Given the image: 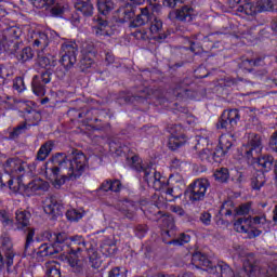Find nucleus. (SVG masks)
<instances>
[{
    "instance_id": "obj_45",
    "label": "nucleus",
    "mask_w": 277,
    "mask_h": 277,
    "mask_svg": "<svg viewBox=\"0 0 277 277\" xmlns=\"http://www.w3.org/2000/svg\"><path fill=\"white\" fill-rule=\"evenodd\" d=\"M163 227L167 228L164 230V235L168 237H172V230H174V219L172 216H164L162 219Z\"/></svg>"
},
{
    "instance_id": "obj_64",
    "label": "nucleus",
    "mask_w": 277,
    "mask_h": 277,
    "mask_svg": "<svg viewBox=\"0 0 277 277\" xmlns=\"http://www.w3.org/2000/svg\"><path fill=\"white\" fill-rule=\"evenodd\" d=\"M171 211L176 215H180V217H183V215H185V210H183V208H181L180 206H172Z\"/></svg>"
},
{
    "instance_id": "obj_59",
    "label": "nucleus",
    "mask_w": 277,
    "mask_h": 277,
    "mask_svg": "<svg viewBox=\"0 0 277 277\" xmlns=\"http://www.w3.org/2000/svg\"><path fill=\"white\" fill-rule=\"evenodd\" d=\"M122 189V183L120 180H110V192L118 193Z\"/></svg>"
},
{
    "instance_id": "obj_28",
    "label": "nucleus",
    "mask_w": 277,
    "mask_h": 277,
    "mask_svg": "<svg viewBox=\"0 0 277 277\" xmlns=\"http://www.w3.org/2000/svg\"><path fill=\"white\" fill-rule=\"evenodd\" d=\"M150 15H148V9H141V14H138L133 21L130 22L129 27L131 29H136V27L144 26L145 23H148Z\"/></svg>"
},
{
    "instance_id": "obj_30",
    "label": "nucleus",
    "mask_w": 277,
    "mask_h": 277,
    "mask_svg": "<svg viewBox=\"0 0 277 277\" xmlns=\"http://www.w3.org/2000/svg\"><path fill=\"white\" fill-rule=\"evenodd\" d=\"M6 183L13 194H25V184H23V180L21 179V176L10 177L9 181L5 182V184Z\"/></svg>"
},
{
    "instance_id": "obj_8",
    "label": "nucleus",
    "mask_w": 277,
    "mask_h": 277,
    "mask_svg": "<svg viewBox=\"0 0 277 277\" xmlns=\"http://www.w3.org/2000/svg\"><path fill=\"white\" fill-rule=\"evenodd\" d=\"M211 187V183L207 179H198L186 189V196L190 202H202L207 196V189Z\"/></svg>"
},
{
    "instance_id": "obj_57",
    "label": "nucleus",
    "mask_w": 277,
    "mask_h": 277,
    "mask_svg": "<svg viewBox=\"0 0 277 277\" xmlns=\"http://www.w3.org/2000/svg\"><path fill=\"white\" fill-rule=\"evenodd\" d=\"M187 0H163L164 8H176L179 4L185 3Z\"/></svg>"
},
{
    "instance_id": "obj_50",
    "label": "nucleus",
    "mask_w": 277,
    "mask_h": 277,
    "mask_svg": "<svg viewBox=\"0 0 277 277\" xmlns=\"http://www.w3.org/2000/svg\"><path fill=\"white\" fill-rule=\"evenodd\" d=\"M127 268L115 267L108 273V277H127Z\"/></svg>"
},
{
    "instance_id": "obj_5",
    "label": "nucleus",
    "mask_w": 277,
    "mask_h": 277,
    "mask_svg": "<svg viewBox=\"0 0 277 277\" xmlns=\"http://www.w3.org/2000/svg\"><path fill=\"white\" fill-rule=\"evenodd\" d=\"M265 224H267V217L265 214L253 217H239L234 223V230H236V233H246L249 239H254V237H260L261 233H263L259 228H263ZM252 226H256V228Z\"/></svg>"
},
{
    "instance_id": "obj_16",
    "label": "nucleus",
    "mask_w": 277,
    "mask_h": 277,
    "mask_svg": "<svg viewBox=\"0 0 277 277\" xmlns=\"http://www.w3.org/2000/svg\"><path fill=\"white\" fill-rule=\"evenodd\" d=\"M234 249L243 263V269L247 276H254V272L259 269V266L254 264V253L243 250L239 245L234 246Z\"/></svg>"
},
{
    "instance_id": "obj_33",
    "label": "nucleus",
    "mask_w": 277,
    "mask_h": 277,
    "mask_svg": "<svg viewBox=\"0 0 277 277\" xmlns=\"http://www.w3.org/2000/svg\"><path fill=\"white\" fill-rule=\"evenodd\" d=\"M45 275L48 277H62V271H60V263L55 261L45 262Z\"/></svg>"
},
{
    "instance_id": "obj_46",
    "label": "nucleus",
    "mask_w": 277,
    "mask_h": 277,
    "mask_svg": "<svg viewBox=\"0 0 277 277\" xmlns=\"http://www.w3.org/2000/svg\"><path fill=\"white\" fill-rule=\"evenodd\" d=\"M192 241V236L189 234H181L177 239L170 240L168 243L170 246H185V243H189Z\"/></svg>"
},
{
    "instance_id": "obj_32",
    "label": "nucleus",
    "mask_w": 277,
    "mask_h": 277,
    "mask_svg": "<svg viewBox=\"0 0 277 277\" xmlns=\"http://www.w3.org/2000/svg\"><path fill=\"white\" fill-rule=\"evenodd\" d=\"M97 25L94 27L95 36L101 38L102 36H109V24L102 17H94Z\"/></svg>"
},
{
    "instance_id": "obj_19",
    "label": "nucleus",
    "mask_w": 277,
    "mask_h": 277,
    "mask_svg": "<svg viewBox=\"0 0 277 277\" xmlns=\"http://www.w3.org/2000/svg\"><path fill=\"white\" fill-rule=\"evenodd\" d=\"M43 211L48 215H52V217H58V215H62V211H64V205L57 197L51 196L45 200Z\"/></svg>"
},
{
    "instance_id": "obj_31",
    "label": "nucleus",
    "mask_w": 277,
    "mask_h": 277,
    "mask_svg": "<svg viewBox=\"0 0 277 277\" xmlns=\"http://www.w3.org/2000/svg\"><path fill=\"white\" fill-rule=\"evenodd\" d=\"M85 252L91 267H93L94 269L98 268L101 265V256L98 255V251L96 250V248L90 245Z\"/></svg>"
},
{
    "instance_id": "obj_62",
    "label": "nucleus",
    "mask_w": 277,
    "mask_h": 277,
    "mask_svg": "<svg viewBox=\"0 0 277 277\" xmlns=\"http://www.w3.org/2000/svg\"><path fill=\"white\" fill-rule=\"evenodd\" d=\"M105 55V62L107 64H114V62H116V56H114V53L111 51H105L104 52Z\"/></svg>"
},
{
    "instance_id": "obj_18",
    "label": "nucleus",
    "mask_w": 277,
    "mask_h": 277,
    "mask_svg": "<svg viewBox=\"0 0 277 277\" xmlns=\"http://www.w3.org/2000/svg\"><path fill=\"white\" fill-rule=\"evenodd\" d=\"M35 8H44V5H49L50 13L52 16H62L66 12V6L62 3L56 2L57 0H29ZM56 2V3H55Z\"/></svg>"
},
{
    "instance_id": "obj_38",
    "label": "nucleus",
    "mask_w": 277,
    "mask_h": 277,
    "mask_svg": "<svg viewBox=\"0 0 277 277\" xmlns=\"http://www.w3.org/2000/svg\"><path fill=\"white\" fill-rule=\"evenodd\" d=\"M97 10L100 14L107 16L114 10V2L111 0H97Z\"/></svg>"
},
{
    "instance_id": "obj_48",
    "label": "nucleus",
    "mask_w": 277,
    "mask_h": 277,
    "mask_svg": "<svg viewBox=\"0 0 277 277\" xmlns=\"http://www.w3.org/2000/svg\"><path fill=\"white\" fill-rule=\"evenodd\" d=\"M66 217L69 220V222H79V220L83 217V213H81L79 210L70 209L66 211Z\"/></svg>"
},
{
    "instance_id": "obj_47",
    "label": "nucleus",
    "mask_w": 277,
    "mask_h": 277,
    "mask_svg": "<svg viewBox=\"0 0 277 277\" xmlns=\"http://www.w3.org/2000/svg\"><path fill=\"white\" fill-rule=\"evenodd\" d=\"M217 268L221 272V277H233V269L230 266H228V264L221 262L217 264V266H215L214 272H217Z\"/></svg>"
},
{
    "instance_id": "obj_1",
    "label": "nucleus",
    "mask_w": 277,
    "mask_h": 277,
    "mask_svg": "<svg viewBox=\"0 0 277 277\" xmlns=\"http://www.w3.org/2000/svg\"><path fill=\"white\" fill-rule=\"evenodd\" d=\"M53 167L49 168L53 176H55L53 185L60 189L66 181H77L81 179L90 163L88 156L79 149H72L71 153H57L51 159Z\"/></svg>"
},
{
    "instance_id": "obj_39",
    "label": "nucleus",
    "mask_w": 277,
    "mask_h": 277,
    "mask_svg": "<svg viewBox=\"0 0 277 277\" xmlns=\"http://www.w3.org/2000/svg\"><path fill=\"white\" fill-rule=\"evenodd\" d=\"M119 16H120L121 23H127V21H131V18L135 16V11L131 5L122 6L119 9Z\"/></svg>"
},
{
    "instance_id": "obj_7",
    "label": "nucleus",
    "mask_w": 277,
    "mask_h": 277,
    "mask_svg": "<svg viewBox=\"0 0 277 277\" xmlns=\"http://www.w3.org/2000/svg\"><path fill=\"white\" fill-rule=\"evenodd\" d=\"M205 146H209V138L198 136L195 148L196 150H200L199 158L201 161H208V163H220V161H222V157H224V151H222V149L211 150L210 148H205Z\"/></svg>"
},
{
    "instance_id": "obj_2",
    "label": "nucleus",
    "mask_w": 277,
    "mask_h": 277,
    "mask_svg": "<svg viewBox=\"0 0 277 277\" xmlns=\"http://www.w3.org/2000/svg\"><path fill=\"white\" fill-rule=\"evenodd\" d=\"M128 163L132 170H135L138 174H143L142 176L149 187H154L156 192L166 189L168 179L162 176L157 170L153 169L148 162L142 161L140 156H132L130 159L128 158Z\"/></svg>"
},
{
    "instance_id": "obj_26",
    "label": "nucleus",
    "mask_w": 277,
    "mask_h": 277,
    "mask_svg": "<svg viewBox=\"0 0 277 277\" xmlns=\"http://www.w3.org/2000/svg\"><path fill=\"white\" fill-rule=\"evenodd\" d=\"M150 31L155 35L156 40H166L168 34L163 31V22L161 19H154L150 25Z\"/></svg>"
},
{
    "instance_id": "obj_25",
    "label": "nucleus",
    "mask_w": 277,
    "mask_h": 277,
    "mask_svg": "<svg viewBox=\"0 0 277 277\" xmlns=\"http://www.w3.org/2000/svg\"><path fill=\"white\" fill-rule=\"evenodd\" d=\"M75 8L83 16H92L94 14V4L90 0H76Z\"/></svg>"
},
{
    "instance_id": "obj_12",
    "label": "nucleus",
    "mask_w": 277,
    "mask_h": 277,
    "mask_svg": "<svg viewBox=\"0 0 277 277\" xmlns=\"http://www.w3.org/2000/svg\"><path fill=\"white\" fill-rule=\"evenodd\" d=\"M25 120H28V122H32V123L28 126H27V122L19 123L17 127L13 129L12 132H10V135H9L10 140H16L18 135H22V133H25V131L29 129L28 127H36V124L40 122V113L31 108L26 109Z\"/></svg>"
},
{
    "instance_id": "obj_6",
    "label": "nucleus",
    "mask_w": 277,
    "mask_h": 277,
    "mask_svg": "<svg viewBox=\"0 0 277 277\" xmlns=\"http://www.w3.org/2000/svg\"><path fill=\"white\" fill-rule=\"evenodd\" d=\"M54 242L53 243H43L39 247L37 254L39 256H53V254H60V252H64V243H69L70 238L64 232L54 233Z\"/></svg>"
},
{
    "instance_id": "obj_51",
    "label": "nucleus",
    "mask_w": 277,
    "mask_h": 277,
    "mask_svg": "<svg viewBox=\"0 0 277 277\" xmlns=\"http://www.w3.org/2000/svg\"><path fill=\"white\" fill-rule=\"evenodd\" d=\"M13 88L18 92H25L26 88H25V80L23 79V77H16L13 80Z\"/></svg>"
},
{
    "instance_id": "obj_13",
    "label": "nucleus",
    "mask_w": 277,
    "mask_h": 277,
    "mask_svg": "<svg viewBox=\"0 0 277 277\" xmlns=\"http://www.w3.org/2000/svg\"><path fill=\"white\" fill-rule=\"evenodd\" d=\"M252 209V203L247 202L240 205L238 208L235 207L232 200L225 201L220 210V215L222 217H235V215H248Z\"/></svg>"
},
{
    "instance_id": "obj_54",
    "label": "nucleus",
    "mask_w": 277,
    "mask_h": 277,
    "mask_svg": "<svg viewBox=\"0 0 277 277\" xmlns=\"http://www.w3.org/2000/svg\"><path fill=\"white\" fill-rule=\"evenodd\" d=\"M268 146L273 153H277V131L269 136Z\"/></svg>"
},
{
    "instance_id": "obj_3",
    "label": "nucleus",
    "mask_w": 277,
    "mask_h": 277,
    "mask_svg": "<svg viewBox=\"0 0 277 277\" xmlns=\"http://www.w3.org/2000/svg\"><path fill=\"white\" fill-rule=\"evenodd\" d=\"M22 34L23 30L19 27L3 23L2 32L0 35V51L2 53H11V55L17 53L22 44Z\"/></svg>"
},
{
    "instance_id": "obj_52",
    "label": "nucleus",
    "mask_w": 277,
    "mask_h": 277,
    "mask_svg": "<svg viewBox=\"0 0 277 277\" xmlns=\"http://www.w3.org/2000/svg\"><path fill=\"white\" fill-rule=\"evenodd\" d=\"M211 213L205 211L199 215V222H201V224H203V226H211Z\"/></svg>"
},
{
    "instance_id": "obj_11",
    "label": "nucleus",
    "mask_w": 277,
    "mask_h": 277,
    "mask_svg": "<svg viewBox=\"0 0 277 277\" xmlns=\"http://www.w3.org/2000/svg\"><path fill=\"white\" fill-rule=\"evenodd\" d=\"M263 150V137L260 134L251 133L248 143L241 147V153L247 159H256Z\"/></svg>"
},
{
    "instance_id": "obj_34",
    "label": "nucleus",
    "mask_w": 277,
    "mask_h": 277,
    "mask_svg": "<svg viewBox=\"0 0 277 277\" xmlns=\"http://www.w3.org/2000/svg\"><path fill=\"white\" fill-rule=\"evenodd\" d=\"M255 159H258V166L262 168L265 172H269L274 166V156L272 155H262L258 156Z\"/></svg>"
},
{
    "instance_id": "obj_4",
    "label": "nucleus",
    "mask_w": 277,
    "mask_h": 277,
    "mask_svg": "<svg viewBox=\"0 0 277 277\" xmlns=\"http://www.w3.org/2000/svg\"><path fill=\"white\" fill-rule=\"evenodd\" d=\"M90 245L91 243H88V241H85V238H83V236L81 235L69 237L68 254L72 255L68 258V263L75 274L83 273V262H81V260H78V258L81 252H85L90 248Z\"/></svg>"
},
{
    "instance_id": "obj_14",
    "label": "nucleus",
    "mask_w": 277,
    "mask_h": 277,
    "mask_svg": "<svg viewBox=\"0 0 277 277\" xmlns=\"http://www.w3.org/2000/svg\"><path fill=\"white\" fill-rule=\"evenodd\" d=\"M241 115H239L238 109L224 110L216 123L217 129H225L226 131H233L237 127Z\"/></svg>"
},
{
    "instance_id": "obj_58",
    "label": "nucleus",
    "mask_w": 277,
    "mask_h": 277,
    "mask_svg": "<svg viewBox=\"0 0 277 277\" xmlns=\"http://www.w3.org/2000/svg\"><path fill=\"white\" fill-rule=\"evenodd\" d=\"M5 259H6V272L8 274H12V271H10V267L14 265V252L11 253H5Z\"/></svg>"
},
{
    "instance_id": "obj_35",
    "label": "nucleus",
    "mask_w": 277,
    "mask_h": 277,
    "mask_svg": "<svg viewBox=\"0 0 277 277\" xmlns=\"http://www.w3.org/2000/svg\"><path fill=\"white\" fill-rule=\"evenodd\" d=\"M53 141H48L43 145H41L40 149L37 153L38 161H44L49 155H51V150H53Z\"/></svg>"
},
{
    "instance_id": "obj_29",
    "label": "nucleus",
    "mask_w": 277,
    "mask_h": 277,
    "mask_svg": "<svg viewBox=\"0 0 277 277\" xmlns=\"http://www.w3.org/2000/svg\"><path fill=\"white\" fill-rule=\"evenodd\" d=\"M150 98V94H148V90L141 91L140 94L129 96L126 95L121 97L119 101L120 103H146Z\"/></svg>"
},
{
    "instance_id": "obj_56",
    "label": "nucleus",
    "mask_w": 277,
    "mask_h": 277,
    "mask_svg": "<svg viewBox=\"0 0 277 277\" xmlns=\"http://www.w3.org/2000/svg\"><path fill=\"white\" fill-rule=\"evenodd\" d=\"M0 221L2 222L3 226H11L12 220L10 219V214L5 212V210L0 211Z\"/></svg>"
},
{
    "instance_id": "obj_24",
    "label": "nucleus",
    "mask_w": 277,
    "mask_h": 277,
    "mask_svg": "<svg viewBox=\"0 0 277 277\" xmlns=\"http://www.w3.org/2000/svg\"><path fill=\"white\" fill-rule=\"evenodd\" d=\"M235 134L233 133L221 135L216 150H222L224 157V155H226V153H228V150L233 148V143L235 142Z\"/></svg>"
},
{
    "instance_id": "obj_15",
    "label": "nucleus",
    "mask_w": 277,
    "mask_h": 277,
    "mask_svg": "<svg viewBox=\"0 0 277 277\" xmlns=\"http://www.w3.org/2000/svg\"><path fill=\"white\" fill-rule=\"evenodd\" d=\"M198 16L196 9L189 5H184L175 11H171L168 15L170 21H180L181 23H194Z\"/></svg>"
},
{
    "instance_id": "obj_41",
    "label": "nucleus",
    "mask_w": 277,
    "mask_h": 277,
    "mask_svg": "<svg viewBox=\"0 0 277 277\" xmlns=\"http://www.w3.org/2000/svg\"><path fill=\"white\" fill-rule=\"evenodd\" d=\"M258 13L261 12H274L276 10L274 2L272 0H258Z\"/></svg>"
},
{
    "instance_id": "obj_61",
    "label": "nucleus",
    "mask_w": 277,
    "mask_h": 277,
    "mask_svg": "<svg viewBox=\"0 0 277 277\" xmlns=\"http://www.w3.org/2000/svg\"><path fill=\"white\" fill-rule=\"evenodd\" d=\"M186 93H187V88H185V85H177L174 90L175 96L180 98H183V96H185Z\"/></svg>"
},
{
    "instance_id": "obj_20",
    "label": "nucleus",
    "mask_w": 277,
    "mask_h": 277,
    "mask_svg": "<svg viewBox=\"0 0 277 277\" xmlns=\"http://www.w3.org/2000/svg\"><path fill=\"white\" fill-rule=\"evenodd\" d=\"M192 263L195 267H206L205 271L210 274H215V265L209 258L201 252H195L192 256Z\"/></svg>"
},
{
    "instance_id": "obj_27",
    "label": "nucleus",
    "mask_w": 277,
    "mask_h": 277,
    "mask_svg": "<svg viewBox=\"0 0 277 277\" xmlns=\"http://www.w3.org/2000/svg\"><path fill=\"white\" fill-rule=\"evenodd\" d=\"M15 220L17 228H27L29 226V220H31V213L25 210H17L15 212Z\"/></svg>"
},
{
    "instance_id": "obj_17",
    "label": "nucleus",
    "mask_w": 277,
    "mask_h": 277,
    "mask_svg": "<svg viewBox=\"0 0 277 277\" xmlns=\"http://www.w3.org/2000/svg\"><path fill=\"white\" fill-rule=\"evenodd\" d=\"M47 83H51V71L44 70L39 76H34L31 88L36 96H44L47 94Z\"/></svg>"
},
{
    "instance_id": "obj_10",
    "label": "nucleus",
    "mask_w": 277,
    "mask_h": 277,
    "mask_svg": "<svg viewBox=\"0 0 277 277\" xmlns=\"http://www.w3.org/2000/svg\"><path fill=\"white\" fill-rule=\"evenodd\" d=\"M4 172L5 174L0 176V183L3 187H5V179L8 176L9 179H16L25 174V163L18 158H10L4 163Z\"/></svg>"
},
{
    "instance_id": "obj_21",
    "label": "nucleus",
    "mask_w": 277,
    "mask_h": 277,
    "mask_svg": "<svg viewBox=\"0 0 277 277\" xmlns=\"http://www.w3.org/2000/svg\"><path fill=\"white\" fill-rule=\"evenodd\" d=\"M176 131H179L180 134H176ZM181 131H183L181 126L171 128V136L168 143L170 150H177V148H181V146L185 144V135L181 134Z\"/></svg>"
},
{
    "instance_id": "obj_49",
    "label": "nucleus",
    "mask_w": 277,
    "mask_h": 277,
    "mask_svg": "<svg viewBox=\"0 0 277 277\" xmlns=\"http://www.w3.org/2000/svg\"><path fill=\"white\" fill-rule=\"evenodd\" d=\"M169 185L170 184L167 183L166 188L160 189V192H163L167 196H170L171 198H169V202H172V200L175 198H181V193H176V190H174V188L170 187Z\"/></svg>"
},
{
    "instance_id": "obj_55",
    "label": "nucleus",
    "mask_w": 277,
    "mask_h": 277,
    "mask_svg": "<svg viewBox=\"0 0 277 277\" xmlns=\"http://www.w3.org/2000/svg\"><path fill=\"white\" fill-rule=\"evenodd\" d=\"M147 232L148 227H146V225H136L134 228V233L140 239H142V237H144Z\"/></svg>"
},
{
    "instance_id": "obj_44",
    "label": "nucleus",
    "mask_w": 277,
    "mask_h": 277,
    "mask_svg": "<svg viewBox=\"0 0 277 277\" xmlns=\"http://www.w3.org/2000/svg\"><path fill=\"white\" fill-rule=\"evenodd\" d=\"M213 176L217 183H227L228 179H230V173H228V169L222 168L214 172Z\"/></svg>"
},
{
    "instance_id": "obj_63",
    "label": "nucleus",
    "mask_w": 277,
    "mask_h": 277,
    "mask_svg": "<svg viewBox=\"0 0 277 277\" xmlns=\"http://www.w3.org/2000/svg\"><path fill=\"white\" fill-rule=\"evenodd\" d=\"M110 187H111V180H106L101 184L100 190L101 192H110Z\"/></svg>"
},
{
    "instance_id": "obj_43",
    "label": "nucleus",
    "mask_w": 277,
    "mask_h": 277,
    "mask_svg": "<svg viewBox=\"0 0 277 277\" xmlns=\"http://www.w3.org/2000/svg\"><path fill=\"white\" fill-rule=\"evenodd\" d=\"M16 58L22 63L29 62V60H34V50H31L29 47L24 48L16 54Z\"/></svg>"
},
{
    "instance_id": "obj_22",
    "label": "nucleus",
    "mask_w": 277,
    "mask_h": 277,
    "mask_svg": "<svg viewBox=\"0 0 277 277\" xmlns=\"http://www.w3.org/2000/svg\"><path fill=\"white\" fill-rule=\"evenodd\" d=\"M49 189V183L42 180H34L24 187V194L26 196H34L36 192H47Z\"/></svg>"
},
{
    "instance_id": "obj_9",
    "label": "nucleus",
    "mask_w": 277,
    "mask_h": 277,
    "mask_svg": "<svg viewBox=\"0 0 277 277\" xmlns=\"http://www.w3.org/2000/svg\"><path fill=\"white\" fill-rule=\"evenodd\" d=\"M61 64L66 70H70L77 64L79 48L76 42L66 41L61 47Z\"/></svg>"
},
{
    "instance_id": "obj_37",
    "label": "nucleus",
    "mask_w": 277,
    "mask_h": 277,
    "mask_svg": "<svg viewBox=\"0 0 277 277\" xmlns=\"http://www.w3.org/2000/svg\"><path fill=\"white\" fill-rule=\"evenodd\" d=\"M14 245L12 243V238H10V236L8 235H2L0 237V250H2V252H4V254H10L12 252H14Z\"/></svg>"
},
{
    "instance_id": "obj_23",
    "label": "nucleus",
    "mask_w": 277,
    "mask_h": 277,
    "mask_svg": "<svg viewBox=\"0 0 277 277\" xmlns=\"http://www.w3.org/2000/svg\"><path fill=\"white\" fill-rule=\"evenodd\" d=\"M25 234L26 240L24 245V254L25 256H29L31 253L36 252V249L34 248V243H36V240L34 239V237H36V229L26 227Z\"/></svg>"
},
{
    "instance_id": "obj_42",
    "label": "nucleus",
    "mask_w": 277,
    "mask_h": 277,
    "mask_svg": "<svg viewBox=\"0 0 277 277\" xmlns=\"http://www.w3.org/2000/svg\"><path fill=\"white\" fill-rule=\"evenodd\" d=\"M34 45L47 49L49 47V36L44 32H35Z\"/></svg>"
},
{
    "instance_id": "obj_53",
    "label": "nucleus",
    "mask_w": 277,
    "mask_h": 277,
    "mask_svg": "<svg viewBox=\"0 0 277 277\" xmlns=\"http://www.w3.org/2000/svg\"><path fill=\"white\" fill-rule=\"evenodd\" d=\"M92 64H94V61L90 56H83L80 60V67L82 68V70L91 68Z\"/></svg>"
},
{
    "instance_id": "obj_36",
    "label": "nucleus",
    "mask_w": 277,
    "mask_h": 277,
    "mask_svg": "<svg viewBox=\"0 0 277 277\" xmlns=\"http://www.w3.org/2000/svg\"><path fill=\"white\" fill-rule=\"evenodd\" d=\"M237 12L246 14L247 16H256L259 14L258 5H254L252 2H247L238 6Z\"/></svg>"
},
{
    "instance_id": "obj_40",
    "label": "nucleus",
    "mask_w": 277,
    "mask_h": 277,
    "mask_svg": "<svg viewBox=\"0 0 277 277\" xmlns=\"http://www.w3.org/2000/svg\"><path fill=\"white\" fill-rule=\"evenodd\" d=\"M263 185H265V173L260 171L251 179V187L252 189H261Z\"/></svg>"
},
{
    "instance_id": "obj_60",
    "label": "nucleus",
    "mask_w": 277,
    "mask_h": 277,
    "mask_svg": "<svg viewBox=\"0 0 277 277\" xmlns=\"http://www.w3.org/2000/svg\"><path fill=\"white\" fill-rule=\"evenodd\" d=\"M240 68H243L245 70H252V68L254 67L253 65V60H243L240 64H239Z\"/></svg>"
}]
</instances>
